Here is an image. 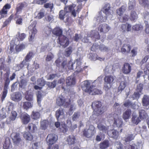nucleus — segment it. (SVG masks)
<instances>
[{"mask_svg": "<svg viewBox=\"0 0 149 149\" xmlns=\"http://www.w3.org/2000/svg\"><path fill=\"white\" fill-rule=\"evenodd\" d=\"M83 86L81 87L82 89L85 92L91 93H101L100 91L95 88L93 85L90 86V84L88 80L84 81L83 82Z\"/></svg>", "mask_w": 149, "mask_h": 149, "instance_id": "1", "label": "nucleus"}, {"mask_svg": "<svg viewBox=\"0 0 149 149\" xmlns=\"http://www.w3.org/2000/svg\"><path fill=\"white\" fill-rule=\"evenodd\" d=\"M26 130L28 132L24 133V137L26 140L31 141L33 139V136L30 132H35L37 130V127L35 125L31 123L29 124L26 128Z\"/></svg>", "mask_w": 149, "mask_h": 149, "instance_id": "2", "label": "nucleus"}, {"mask_svg": "<svg viewBox=\"0 0 149 149\" xmlns=\"http://www.w3.org/2000/svg\"><path fill=\"white\" fill-rule=\"evenodd\" d=\"M92 107L94 108L93 113L97 116L102 114L104 112L105 107L102 106L101 102L97 101L93 103Z\"/></svg>", "mask_w": 149, "mask_h": 149, "instance_id": "3", "label": "nucleus"}, {"mask_svg": "<svg viewBox=\"0 0 149 149\" xmlns=\"http://www.w3.org/2000/svg\"><path fill=\"white\" fill-rule=\"evenodd\" d=\"M11 137L15 146L20 147L23 145V141L21 139L19 133L13 132L11 134Z\"/></svg>", "mask_w": 149, "mask_h": 149, "instance_id": "4", "label": "nucleus"}, {"mask_svg": "<svg viewBox=\"0 0 149 149\" xmlns=\"http://www.w3.org/2000/svg\"><path fill=\"white\" fill-rule=\"evenodd\" d=\"M96 133L95 127L92 125H90L88 128H86L83 131L84 136L86 138H90L94 136Z\"/></svg>", "mask_w": 149, "mask_h": 149, "instance_id": "5", "label": "nucleus"}, {"mask_svg": "<svg viewBox=\"0 0 149 149\" xmlns=\"http://www.w3.org/2000/svg\"><path fill=\"white\" fill-rule=\"evenodd\" d=\"M57 42L64 48L66 47L69 44L68 38L63 35L58 37Z\"/></svg>", "mask_w": 149, "mask_h": 149, "instance_id": "6", "label": "nucleus"}, {"mask_svg": "<svg viewBox=\"0 0 149 149\" xmlns=\"http://www.w3.org/2000/svg\"><path fill=\"white\" fill-rule=\"evenodd\" d=\"M70 102L69 99H65L63 96L61 95H60L57 99V103L60 106L63 105L65 107H67L69 105Z\"/></svg>", "mask_w": 149, "mask_h": 149, "instance_id": "7", "label": "nucleus"}, {"mask_svg": "<svg viewBox=\"0 0 149 149\" xmlns=\"http://www.w3.org/2000/svg\"><path fill=\"white\" fill-rule=\"evenodd\" d=\"M11 5L9 3L6 4L0 10V19L6 17L7 15L8 10L11 8Z\"/></svg>", "mask_w": 149, "mask_h": 149, "instance_id": "8", "label": "nucleus"}, {"mask_svg": "<svg viewBox=\"0 0 149 149\" xmlns=\"http://www.w3.org/2000/svg\"><path fill=\"white\" fill-rule=\"evenodd\" d=\"M66 18L65 22L66 23L70 22L71 19V17L69 16L68 13L63 10H61L59 13V18L61 20H63Z\"/></svg>", "mask_w": 149, "mask_h": 149, "instance_id": "9", "label": "nucleus"}, {"mask_svg": "<svg viewBox=\"0 0 149 149\" xmlns=\"http://www.w3.org/2000/svg\"><path fill=\"white\" fill-rule=\"evenodd\" d=\"M58 140L57 136L54 134H49L47 136L46 141L49 144L52 145Z\"/></svg>", "mask_w": 149, "mask_h": 149, "instance_id": "10", "label": "nucleus"}, {"mask_svg": "<svg viewBox=\"0 0 149 149\" xmlns=\"http://www.w3.org/2000/svg\"><path fill=\"white\" fill-rule=\"evenodd\" d=\"M110 29V27L108 24H103L99 26L98 28V30L100 33H105L108 32Z\"/></svg>", "mask_w": 149, "mask_h": 149, "instance_id": "11", "label": "nucleus"}, {"mask_svg": "<svg viewBox=\"0 0 149 149\" xmlns=\"http://www.w3.org/2000/svg\"><path fill=\"white\" fill-rule=\"evenodd\" d=\"M119 115L114 112H112L111 113L106 114V118L108 122L109 123H112L115 119L118 118V116Z\"/></svg>", "mask_w": 149, "mask_h": 149, "instance_id": "12", "label": "nucleus"}, {"mask_svg": "<svg viewBox=\"0 0 149 149\" xmlns=\"http://www.w3.org/2000/svg\"><path fill=\"white\" fill-rule=\"evenodd\" d=\"M102 11L107 16L111 15L113 12V11L111 10L110 4L108 3L105 4L102 8Z\"/></svg>", "mask_w": 149, "mask_h": 149, "instance_id": "13", "label": "nucleus"}, {"mask_svg": "<svg viewBox=\"0 0 149 149\" xmlns=\"http://www.w3.org/2000/svg\"><path fill=\"white\" fill-rule=\"evenodd\" d=\"M131 66L128 63H125L124 64L122 68V71L126 74L129 73L131 71Z\"/></svg>", "mask_w": 149, "mask_h": 149, "instance_id": "14", "label": "nucleus"}, {"mask_svg": "<svg viewBox=\"0 0 149 149\" xmlns=\"http://www.w3.org/2000/svg\"><path fill=\"white\" fill-rule=\"evenodd\" d=\"M21 118L23 124H26L28 123L30 121V117L27 113H24L21 116Z\"/></svg>", "mask_w": 149, "mask_h": 149, "instance_id": "15", "label": "nucleus"}, {"mask_svg": "<svg viewBox=\"0 0 149 149\" xmlns=\"http://www.w3.org/2000/svg\"><path fill=\"white\" fill-rule=\"evenodd\" d=\"M132 26L131 24L128 23H126L122 24L120 26L121 31L124 33L126 31L129 32L131 30Z\"/></svg>", "mask_w": 149, "mask_h": 149, "instance_id": "16", "label": "nucleus"}, {"mask_svg": "<svg viewBox=\"0 0 149 149\" xmlns=\"http://www.w3.org/2000/svg\"><path fill=\"white\" fill-rule=\"evenodd\" d=\"M52 33L55 36L59 37L63 35V30L59 26H56L52 31Z\"/></svg>", "mask_w": 149, "mask_h": 149, "instance_id": "17", "label": "nucleus"}, {"mask_svg": "<svg viewBox=\"0 0 149 149\" xmlns=\"http://www.w3.org/2000/svg\"><path fill=\"white\" fill-rule=\"evenodd\" d=\"M11 115L7 118L6 122L7 124H11L13 121L15 120L17 116V113L15 111H12Z\"/></svg>", "mask_w": 149, "mask_h": 149, "instance_id": "18", "label": "nucleus"}, {"mask_svg": "<svg viewBox=\"0 0 149 149\" xmlns=\"http://www.w3.org/2000/svg\"><path fill=\"white\" fill-rule=\"evenodd\" d=\"M113 122V126L115 127H121L123 124V121L119 115L118 116V118L115 119Z\"/></svg>", "mask_w": 149, "mask_h": 149, "instance_id": "19", "label": "nucleus"}, {"mask_svg": "<svg viewBox=\"0 0 149 149\" xmlns=\"http://www.w3.org/2000/svg\"><path fill=\"white\" fill-rule=\"evenodd\" d=\"M131 49V46L129 44H124L122 46L121 51L122 53H129L130 52Z\"/></svg>", "mask_w": 149, "mask_h": 149, "instance_id": "20", "label": "nucleus"}, {"mask_svg": "<svg viewBox=\"0 0 149 149\" xmlns=\"http://www.w3.org/2000/svg\"><path fill=\"white\" fill-rule=\"evenodd\" d=\"M141 120L136 113H133L132 115L131 121L133 124L137 125L141 121Z\"/></svg>", "mask_w": 149, "mask_h": 149, "instance_id": "21", "label": "nucleus"}, {"mask_svg": "<svg viewBox=\"0 0 149 149\" xmlns=\"http://www.w3.org/2000/svg\"><path fill=\"white\" fill-rule=\"evenodd\" d=\"M66 83L68 86L74 85L76 83L75 79L72 76L69 77L66 80Z\"/></svg>", "mask_w": 149, "mask_h": 149, "instance_id": "22", "label": "nucleus"}, {"mask_svg": "<svg viewBox=\"0 0 149 149\" xmlns=\"http://www.w3.org/2000/svg\"><path fill=\"white\" fill-rule=\"evenodd\" d=\"M108 134L110 137L115 139H117L119 136L118 132L115 130H112L109 131Z\"/></svg>", "mask_w": 149, "mask_h": 149, "instance_id": "23", "label": "nucleus"}, {"mask_svg": "<svg viewBox=\"0 0 149 149\" xmlns=\"http://www.w3.org/2000/svg\"><path fill=\"white\" fill-rule=\"evenodd\" d=\"M27 4L25 2H23L18 3L16 8V12L18 13L22 11V9L27 6Z\"/></svg>", "mask_w": 149, "mask_h": 149, "instance_id": "24", "label": "nucleus"}, {"mask_svg": "<svg viewBox=\"0 0 149 149\" xmlns=\"http://www.w3.org/2000/svg\"><path fill=\"white\" fill-rule=\"evenodd\" d=\"M64 111L63 109L60 108L56 112V116L58 120L63 118L64 116Z\"/></svg>", "mask_w": 149, "mask_h": 149, "instance_id": "25", "label": "nucleus"}, {"mask_svg": "<svg viewBox=\"0 0 149 149\" xmlns=\"http://www.w3.org/2000/svg\"><path fill=\"white\" fill-rule=\"evenodd\" d=\"M97 127L98 129L102 132V134H106L107 132L108 129V126H106L101 123H99L98 124Z\"/></svg>", "mask_w": 149, "mask_h": 149, "instance_id": "26", "label": "nucleus"}, {"mask_svg": "<svg viewBox=\"0 0 149 149\" xmlns=\"http://www.w3.org/2000/svg\"><path fill=\"white\" fill-rule=\"evenodd\" d=\"M139 117L141 120H143L147 118L148 117V115L145 111L143 109L139 110Z\"/></svg>", "mask_w": 149, "mask_h": 149, "instance_id": "27", "label": "nucleus"}, {"mask_svg": "<svg viewBox=\"0 0 149 149\" xmlns=\"http://www.w3.org/2000/svg\"><path fill=\"white\" fill-rule=\"evenodd\" d=\"M136 134H128L126 136L124 139L123 140V141H124L123 143L124 144L127 143L130 141L134 139Z\"/></svg>", "mask_w": 149, "mask_h": 149, "instance_id": "28", "label": "nucleus"}, {"mask_svg": "<svg viewBox=\"0 0 149 149\" xmlns=\"http://www.w3.org/2000/svg\"><path fill=\"white\" fill-rule=\"evenodd\" d=\"M14 16V15L13 14H12L8 18L6 19L3 22L2 26V28H3L10 24L12 19L13 18Z\"/></svg>", "mask_w": 149, "mask_h": 149, "instance_id": "29", "label": "nucleus"}, {"mask_svg": "<svg viewBox=\"0 0 149 149\" xmlns=\"http://www.w3.org/2000/svg\"><path fill=\"white\" fill-rule=\"evenodd\" d=\"M26 47V45L24 43H21L18 45H16L15 47V49L16 53H18L22 51Z\"/></svg>", "mask_w": 149, "mask_h": 149, "instance_id": "30", "label": "nucleus"}, {"mask_svg": "<svg viewBox=\"0 0 149 149\" xmlns=\"http://www.w3.org/2000/svg\"><path fill=\"white\" fill-rule=\"evenodd\" d=\"M114 79V77L111 75L106 76L104 79V82L110 84L113 83Z\"/></svg>", "mask_w": 149, "mask_h": 149, "instance_id": "31", "label": "nucleus"}, {"mask_svg": "<svg viewBox=\"0 0 149 149\" xmlns=\"http://www.w3.org/2000/svg\"><path fill=\"white\" fill-rule=\"evenodd\" d=\"M55 125L56 127L58 128L59 127H60V128L61 129L62 131L63 132L65 133L66 131V127L65 126V124H61L60 125V124L59 122H57L55 123Z\"/></svg>", "mask_w": 149, "mask_h": 149, "instance_id": "32", "label": "nucleus"}, {"mask_svg": "<svg viewBox=\"0 0 149 149\" xmlns=\"http://www.w3.org/2000/svg\"><path fill=\"white\" fill-rule=\"evenodd\" d=\"M126 8L124 6H122L120 7L116 10L117 14L120 16L122 15L126 10Z\"/></svg>", "mask_w": 149, "mask_h": 149, "instance_id": "33", "label": "nucleus"}, {"mask_svg": "<svg viewBox=\"0 0 149 149\" xmlns=\"http://www.w3.org/2000/svg\"><path fill=\"white\" fill-rule=\"evenodd\" d=\"M11 99L15 101H19L22 98L21 94H12L11 95Z\"/></svg>", "mask_w": 149, "mask_h": 149, "instance_id": "34", "label": "nucleus"}, {"mask_svg": "<svg viewBox=\"0 0 149 149\" xmlns=\"http://www.w3.org/2000/svg\"><path fill=\"white\" fill-rule=\"evenodd\" d=\"M131 114V111L130 109L127 110L123 114V118L125 121L129 119Z\"/></svg>", "mask_w": 149, "mask_h": 149, "instance_id": "35", "label": "nucleus"}, {"mask_svg": "<svg viewBox=\"0 0 149 149\" xmlns=\"http://www.w3.org/2000/svg\"><path fill=\"white\" fill-rule=\"evenodd\" d=\"M75 62H76L77 64L76 67V71L78 72H79L82 71V69L81 67V62L80 58L77 59Z\"/></svg>", "mask_w": 149, "mask_h": 149, "instance_id": "36", "label": "nucleus"}, {"mask_svg": "<svg viewBox=\"0 0 149 149\" xmlns=\"http://www.w3.org/2000/svg\"><path fill=\"white\" fill-rule=\"evenodd\" d=\"M67 61L66 60L63 61L61 64L59 70H61L62 72H63L66 70L67 68Z\"/></svg>", "mask_w": 149, "mask_h": 149, "instance_id": "37", "label": "nucleus"}, {"mask_svg": "<svg viewBox=\"0 0 149 149\" xmlns=\"http://www.w3.org/2000/svg\"><path fill=\"white\" fill-rule=\"evenodd\" d=\"M142 102L143 106H144L149 105V96L144 95L143 98Z\"/></svg>", "mask_w": 149, "mask_h": 149, "instance_id": "38", "label": "nucleus"}, {"mask_svg": "<svg viewBox=\"0 0 149 149\" xmlns=\"http://www.w3.org/2000/svg\"><path fill=\"white\" fill-rule=\"evenodd\" d=\"M75 140L74 136L70 135L68 136L67 139V141L69 145H72L74 143Z\"/></svg>", "mask_w": 149, "mask_h": 149, "instance_id": "39", "label": "nucleus"}, {"mask_svg": "<svg viewBox=\"0 0 149 149\" xmlns=\"http://www.w3.org/2000/svg\"><path fill=\"white\" fill-rule=\"evenodd\" d=\"M11 146L10 139L7 138L5 140L4 143L3 145V148L4 149H10Z\"/></svg>", "mask_w": 149, "mask_h": 149, "instance_id": "40", "label": "nucleus"}, {"mask_svg": "<svg viewBox=\"0 0 149 149\" xmlns=\"http://www.w3.org/2000/svg\"><path fill=\"white\" fill-rule=\"evenodd\" d=\"M72 51V47L71 46H70L65 50V56L67 57H69L71 54Z\"/></svg>", "mask_w": 149, "mask_h": 149, "instance_id": "41", "label": "nucleus"}, {"mask_svg": "<svg viewBox=\"0 0 149 149\" xmlns=\"http://www.w3.org/2000/svg\"><path fill=\"white\" fill-rule=\"evenodd\" d=\"M90 36L92 39L95 41H96V40L100 39V36L98 32H95L93 34H92L90 35Z\"/></svg>", "mask_w": 149, "mask_h": 149, "instance_id": "42", "label": "nucleus"}, {"mask_svg": "<svg viewBox=\"0 0 149 149\" xmlns=\"http://www.w3.org/2000/svg\"><path fill=\"white\" fill-rule=\"evenodd\" d=\"M140 4L143 5L145 7L149 8V0H138Z\"/></svg>", "mask_w": 149, "mask_h": 149, "instance_id": "43", "label": "nucleus"}, {"mask_svg": "<svg viewBox=\"0 0 149 149\" xmlns=\"http://www.w3.org/2000/svg\"><path fill=\"white\" fill-rule=\"evenodd\" d=\"M140 4L143 5L145 7L149 8V0H138Z\"/></svg>", "mask_w": 149, "mask_h": 149, "instance_id": "44", "label": "nucleus"}, {"mask_svg": "<svg viewBox=\"0 0 149 149\" xmlns=\"http://www.w3.org/2000/svg\"><path fill=\"white\" fill-rule=\"evenodd\" d=\"M107 18V16L103 17L102 15H100V14L99 16H97L96 18L97 21L99 23H102L106 22Z\"/></svg>", "mask_w": 149, "mask_h": 149, "instance_id": "45", "label": "nucleus"}, {"mask_svg": "<svg viewBox=\"0 0 149 149\" xmlns=\"http://www.w3.org/2000/svg\"><path fill=\"white\" fill-rule=\"evenodd\" d=\"M5 59L3 58H0V71L2 70H4L7 68L5 67Z\"/></svg>", "mask_w": 149, "mask_h": 149, "instance_id": "46", "label": "nucleus"}, {"mask_svg": "<svg viewBox=\"0 0 149 149\" xmlns=\"http://www.w3.org/2000/svg\"><path fill=\"white\" fill-rule=\"evenodd\" d=\"M138 18V15L134 11H131L130 15V18L132 21H134Z\"/></svg>", "mask_w": 149, "mask_h": 149, "instance_id": "47", "label": "nucleus"}, {"mask_svg": "<svg viewBox=\"0 0 149 149\" xmlns=\"http://www.w3.org/2000/svg\"><path fill=\"white\" fill-rule=\"evenodd\" d=\"M65 80L63 78H61L58 81V83L60 84H62V86L61 87L60 90H63V92H65L66 90V88L63 86V84L64 85Z\"/></svg>", "mask_w": 149, "mask_h": 149, "instance_id": "48", "label": "nucleus"}, {"mask_svg": "<svg viewBox=\"0 0 149 149\" xmlns=\"http://www.w3.org/2000/svg\"><path fill=\"white\" fill-rule=\"evenodd\" d=\"M132 28L133 30L135 31H141L143 29V26L140 24H136L133 25Z\"/></svg>", "mask_w": 149, "mask_h": 149, "instance_id": "49", "label": "nucleus"}, {"mask_svg": "<svg viewBox=\"0 0 149 149\" xmlns=\"http://www.w3.org/2000/svg\"><path fill=\"white\" fill-rule=\"evenodd\" d=\"M34 55V54L33 52H29L27 54L25 58L26 60L29 61L33 57Z\"/></svg>", "mask_w": 149, "mask_h": 149, "instance_id": "50", "label": "nucleus"}, {"mask_svg": "<svg viewBox=\"0 0 149 149\" xmlns=\"http://www.w3.org/2000/svg\"><path fill=\"white\" fill-rule=\"evenodd\" d=\"M109 146L108 141H104L100 144V148L101 149H104Z\"/></svg>", "mask_w": 149, "mask_h": 149, "instance_id": "51", "label": "nucleus"}, {"mask_svg": "<svg viewBox=\"0 0 149 149\" xmlns=\"http://www.w3.org/2000/svg\"><path fill=\"white\" fill-rule=\"evenodd\" d=\"M126 86V84L125 82L124 81H121L120 83V86L118 87V92H120V91H122L124 89Z\"/></svg>", "mask_w": 149, "mask_h": 149, "instance_id": "52", "label": "nucleus"}, {"mask_svg": "<svg viewBox=\"0 0 149 149\" xmlns=\"http://www.w3.org/2000/svg\"><path fill=\"white\" fill-rule=\"evenodd\" d=\"M26 37V34L24 33H19L17 37V38L19 41H23Z\"/></svg>", "mask_w": 149, "mask_h": 149, "instance_id": "53", "label": "nucleus"}, {"mask_svg": "<svg viewBox=\"0 0 149 149\" xmlns=\"http://www.w3.org/2000/svg\"><path fill=\"white\" fill-rule=\"evenodd\" d=\"M32 105L31 103L29 102H25L24 103L23 107V108L26 110H27L28 109L32 107Z\"/></svg>", "mask_w": 149, "mask_h": 149, "instance_id": "54", "label": "nucleus"}, {"mask_svg": "<svg viewBox=\"0 0 149 149\" xmlns=\"http://www.w3.org/2000/svg\"><path fill=\"white\" fill-rule=\"evenodd\" d=\"M40 116V114L38 112H32L31 114V117L33 119H37L39 118Z\"/></svg>", "mask_w": 149, "mask_h": 149, "instance_id": "55", "label": "nucleus"}, {"mask_svg": "<svg viewBox=\"0 0 149 149\" xmlns=\"http://www.w3.org/2000/svg\"><path fill=\"white\" fill-rule=\"evenodd\" d=\"M56 80H54L52 82H48L47 83V85L49 88H54L56 86Z\"/></svg>", "mask_w": 149, "mask_h": 149, "instance_id": "56", "label": "nucleus"}, {"mask_svg": "<svg viewBox=\"0 0 149 149\" xmlns=\"http://www.w3.org/2000/svg\"><path fill=\"white\" fill-rule=\"evenodd\" d=\"M129 19V17L128 15H125L122 17L120 18L119 20L121 22H125L127 21Z\"/></svg>", "mask_w": 149, "mask_h": 149, "instance_id": "57", "label": "nucleus"}, {"mask_svg": "<svg viewBox=\"0 0 149 149\" xmlns=\"http://www.w3.org/2000/svg\"><path fill=\"white\" fill-rule=\"evenodd\" d=\"M80 116V112L77 111L74 113L72 116V119L73 120L75 121L77 120Z\"/></svg>", "mask_w": 149, "mask_h": 149, "instance_id": "58", "label": "nucleus"}, {"mask_svg": "<svg viewBox=\"0 0 149 149\" xmlns=\"http://www.w3.org/2000/svg\"><path fill=\"white\" fill-rule=\"evenodd\" d=\"M48 125V121L46 120H44L41 122V127L42 129L45 130L47 128Z\"/></svg>", "mask_w": 149, "mask_h": 149, "instance_id": "59", "label": "nucleus"}, {"mask_svg": "<svg viewBox=\"0 0 149 149\" xmlns=\"http://www.w3.org/2000/svg\"><path fill=\"white\" fill-rule=\"evenodd\" d=\"M37 84L38 85L42 87L45 85V81L42 79H39L37 80Z\"/></svg>", "mask_w": 149, "mask_h": 149, "instance_id": "60", "label": "nucleus"}, {"mask_svg": "<svg viewBox=\"0 0 149 149\" xmlns=\"http://www.w3.org/2000/svg\"><path fill=\"white\" fill-rule=\"evenodd\" d=\"M74 8V7L72 5H70L68 6H65L64 8V10L68 13L71 12Z\"/></svg>", "mask_w": 149, "mask_h": 149, "instance_id": "61", "label": "nucleus"}, {"mask_svg": "<svg viewBox=\"0 0 149 149\" xmlns=\"http://www.w3.org/2000/svg\"><path fill=\"white\" fill-rule=\"evenodd\" d=\"M44 7L46 8H49L52 10L53 7V4L51 3H44Z\"/></svg>", "mask_w": 149, "mask_h": 149, "instance_id": "62", "label": "nucleus"}, {"mask_svg": "<svg viewBox=\"0 0 149 149\" xmlns=\"http://www.w3.org/2000/svg\"><path fill=\"white\" fill-rule=\"evenodd\" d=\"M3 71L6 72V73L3 74L4 77L6 78H9L8 77L10 72V68L8 67L6 68Z\"/></svg>", "mask_w": 149, "mask_h": 149, "instance_id": "63", "label": "nucleus"}, {"mask_svg": "<svg viewBox=\"0 0 149 149\" xmlns=\"http://www.w3.org/2000/svg\"><path fill=\"white\" fill-rule=\"evenodd\" d=\"M54 57V55L52 53H49L47 55L46 58V61H50Z\"/></svg>", "mask_w": 149, "mask_h": 149, "instance_id": "64", "label": "nucleus"}]
</instances>
